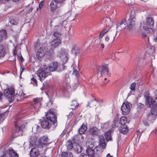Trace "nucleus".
Returning a JSON list of instances; mask_svg holds the SVG:
<instances>
[{"mask_svg":"<svg viewBox=\"0 0 157 157\" xmlns=\"http://www.w3.org/2000/svg\"><path fill=\"white\" fill-rule=\"evenodd\" d=\"M46 117L43 119L41 122V125L42 128L48 129L52 125L53 128L57 126V117L53 112L48 111L46 114Z\"/></svg>","mask_w":157,"mask_h":157,"instance_id":"nucleus-1","label":"nucleus"},{"mask_svg":"<svg viewBox=\"0 0 157 157\" xmlns=\"http://www.w3.org/2000/svg\"><path fill=\"white\" fill-rule=\"evenodd\" d=\"M14 122L15 127L12 132V136L13 138H15L21 135L22 130L25 126L23 125L21 120L18 116L15 118Z\"/></svg>","mask_w":157,"mask_h":157,"instance_id":"nucleus-2","label":"nucleus"},{"mask_svg":"<svg viewBox=\"0 0 157 157\" xmlns=\"http://www.w3.org/2000/svg\"><path fill=\"white\" fill-rule=\"evenodd\" d=\"M61 34L59 32H55L53 34L54 38L50 43V46L54 49L57 48L61 43L60 36Z\"/></svg>","mask_w":157,"mask_h":157,"instance_id":"nucleus-3","label":"nucleus"},{"mask_svg":"<svg viewBox=\"0 0 157 157\" xmlns=\"http://www.w3.org/2000/svg\"><path fill=\"white\" fill-rule=\"evenodd\" d=\"M50 72L48 70V66L44 65L37 72V75L40 80L42 81V78H44L49 75Z\"/></svg>","mask_w":157,"mask_h":157,"instance_id":"nucleus-4","label":"nucleus"},{"mask_svg":"<svg viewBox=\"0 0 157 157\" xmlns=\"http://www.w3.org/2000/svg\"><path fill=\"white\" fill-rule=\"evenodd\" d=\"M154 21L152 18L150 17H147L146 20V25L148 26H143V28L145 31V32L147 33H150L152 32L153 29L151 28L153 26Z\"/></svg>","mask_w":157,"mask_h":157,"instance_id":"nucleus-5","label":"nucleus"},{"mask_svg":"<svg viewBox=\"0 0 157 157\" xmlns=\"http://www.w3.org/2000/svg\"><path fill=\"white\" fill-rule=\"evenodd\" d=\"M48 140L47 136H43L39 140L35 142V147L37 148H42L48 144Z\"/></svg>","mask_w":157,"mask_h":157,"instance_id":"nucleus-6","label":"nucleus"},{"mask_svg":"<svg viewBox=\"0 0 157 157\" xmlns=\"http://www.w3.org/2000/svg\"><path fill=\"white\" fill-rule=\"evenodd\" d=\"M65 0H53L51 2L50 9L52 12H54L57 8L59 7L62 2Z\"/></svg>","mask_w":157,"mask_h":157,"instance_id":"nucleus-7","label":"nucleus"},{"mask_svg":"<svg viewBox=\"0 0 157 157\" xmlns=\"http://www.w3.org/2000/svg\"><path fill=\"white\" fill-rule=\"evenodd\" d=\"M4 94L5 96L11 102L14 99V90L12 88L6 89L4 90Z\"/></svg>","mask_w":157,"mask_h":157,"instance_id":"nucleus-8","label":"nucleus"},{"mask_svg":"<svg viewBox=\"0 0 157 157\" xmlns=\"http://www.w3.org/2000/svg\"><path fill=\"white\" fill-rule=\"evenodd\" d=\"M9 154L10 157H19L18 154L12 148H9L3 152L2 157H7Z\"/></svg>","mask_w":157,"mask_h":157,"instance_id":"nucleus-9","label":"nucleus"},{"mask_svg":"<svg viewBox=\"0 0 157 157\" xmlns=\"http://www.w3.org/2000/svg\"><path fill=\"white\" fill-rule=\"evenodd\" d=\"M109 70L107 66L102 65L99 67L97 73L100 74V75L102 76L108 75Z\"/></svg>","mask_w":157,"mask_h":157,"instance_id":"nucleus-10","label":"nucleus"},{"mask_svg":"<svg viewBox=\"0 0 157 157\" xmlns=\"http://www.w3.org/2000/svg\"><path fill=\"white\" fill-rule=\"evenodd\" d=\"M148 120L152 121L155 120L157 117V110L154 108H152L151 112L148 113L147 115Z\"/></svg>","mask_w":157,"mask_h":157,"instance_id":"nucleus-11","label":"nucleus"},{"mask_svg":"<svg viewBox=\"0 0 157 157\" xmlns=\"http://www.w3.org/2000/svg\"><path fill=\"white\" fill-rule=\"evenodd\" d=\"M131 104L128 102L124 103L121 107V110L124 115H127L129 113L130 110Z\"/></svg>","mask_w":157,"mask_h":157,"instance_id":"nucleus-12","label":"nucleus"},{"mask_svg":"<svg viewBox=\"0 0 157 157\" xmlns=\"http://www.w3.org/2000/svg\"><path fill=\"white\" fill-rule=\"evenodd\" d=\"M42 98H34L33 100L34 101L35 103L33 105V107L34 108L36 111H38L40 109V106L41 105V102L42 101Z\"/></svg>","mask_w":157,"mask_h":157,"instance_id":"nucleus-13","label":"nucleus"},{"mask_svg":"<svg viewBox=\"0 0 157 157\" xmlns=\"http://www.w3.org/2000/svg\"><path fill=\"white\" fill-rule=\"evenodd\" d=\"M144 97L145 98V104L148 107L153 108L155 107L154 101L151 97L146 95H144Z\"/></svg>","mask_w":157,"mask_h":157,"instance_id":"nucleus-14","label":"nucleus"},{"mask_svg":"<svg viewBox=\"0 0 157 157\" xmlns=\"http://www.w3.org/2000/svg\"><path fill=\"white\" fill-rule=\"evenodd\" d=\"M67 52L65 50L61 49L59 52L58 55L63 62H66L67 60Z\"/></svg>","mask_w":157,"mask_h":157,"instance_id":"nucleus-15","label":"nucleus"},{"mask_svg":"<svg viewBox=\"0 0 157 157\" xmlns=\"http://www.w3.org/2000/svg\"><path fill=\"white\" fill-rule=\"evenodd\" d=\"M66 24V22L65 21H63L62 24L60 23L58 25L55 26L53 33H54L55 32H59L61 34L60 31L65 28V25Z\"/></svg>","mask_w":157,"mask_h":157,"instance_id":"nucleus-16","label":"nucleus"},{"mask_svg":"<svg viewBox=\"0 0 157 157\" xmlns=\"http://www.w3.org/2000/svg\"><path fill=\"white\" fill-rule=\"evenodd\" d=\"M127 23L126 19H124L120 23H118L116 25V28L117 30H121L126 27L125 24Z\"/></svg>","mask_w":157,"mask_h":157,"instance_id":"nucleus-17","label":"nucleus"},{"mask_svg":"<svg viewBox=\"0 0 157 157\" xmlns=\"http://www.w3.org/2000/svg\"><path fill=\"white\" fill-rule=\"evenodd\" d=\"M100 130L96 127H93L90 128L89 132L93 136H98L100 133Z\"/></svg>","mask_w":157,"mask_h":157,"instance_id":"nucleus-18","label":"nucleus"},{"mask_svg":"<svg viewBox=\"0 0 157 157\" xmlns=\"http://www.w3.org/2000/svg\"><path fill=\"white\" fill-rule=\"evenodd\" d=\"M135 21L130 17L128 20L127 21V25L126 26V29L128 30L132 29L135 25Z\"/></svg>","mask_w":157,"mask_h":157,"instance_id":"nucleus-19","label":"nucleus"},{"mask_svg":"<svg viewBox=\"0 0 157 157\" xmlns=\"http://www.w3.org/2000/svg\"><path fill=\"white\" fill-rule=\"evenodd\" d=\"M58 66V64L57 62H53L48 66V70L50 72L53 71L56 69Z\"/></svg>","mask_w":157,"mask_h":157,"instance_id":"nucleus-20","label":"nucleus"},{"mask_svg":"<svg viewBox=\"0 0 157 157\" xmlns=\"http://www.w3.org/2000/svg\"><path fill=\"white\" fill-rule=\"evenodd\" d=\"M70 81V78L69 76H68L67 78H65V82L66 83H63L62 86L61 87V89L63 91L66 90L69 86V83Z\"/></svg>","mask_w":157,"mask_h":157,"instance_id":"nucleus-21","label":"nucleus"},{"mask_svg":"<svg viewBox=\"0 0 157 157\" xmlns=\"http://www.w3.org/2000/svg\"><path fill=\"white\" fill-rule=\"evenodd\" d=\"M119 130L120 132L124 134H126L128 131V128L126 125L119 126Z\"/></svg>","mask_w":157,"mask_h":157,"instance_id":"nucleus-22","label":"nucleus"},{"mask_svg":"<svg viewBox=\"0 0 157 157\" xmlns=\"http://www.w3.org/2000/svg\"><path fill=\"white\" fill-rule=\"evenodd\" d=\"M30 154L31 157H36L40 154V153L36 148H33L31 150Z\"/></svg>","mask_w":157,"mask_h":157,"instance_id":"nucleus-23","label":"nucleus"},{"mask_svg":"<svg viewBox=\"0 0 157 157\" xmlns=\"http://www.w3.org/2000/svg\"><path fill=\"white\" fill-rule=\"evenodd\" d=\"M54 48H53L50 46V48H47L45 54L48 56L49 57L53 56L54 55Z\"/></svg>","mask_w":157,"mask_h":157,"instance_id":"nucleus-24","label":"nucleus"},{"mask_svg":"<svg viewBox=\"0 0 157 157\" xmlns=\"http://www.w3.org/2000/svg\"><path fill=\"white\" fill-rule=\"evenodd\" d=\"M45 54L43 48L40 47L37 51L36 56L37 58H40L43 57Z\"/></svg>","mask_w":157,"mask_h":157,"instance_id":"nucleus-25","label":"nucleus"},{"mask_svg":"<svg viewBox=\"0 0 157 157\" xmlns=\"http://www.w3.org/2000/svg\"><path fill=\"white\" fill-rule=\"evenodd\" d=\"M90 104L91 105L90 107H95L99 104V102L97 100L94 99V100H91L90 102H88L87 105V106H89Z\"/></svg>","mask_w":157,"mask_h":157,"instance_id":"nucleus-26","label":"nucleus"},{"mask_svg":"<svg viewBox=\"0 0 157 157\" xmlns=\"http://www.w3.org/2000/svg\"><path fill=\"white\" fill-rule=\"evenodd\" d=\"M101 23L108 26L112 24V22L111 21L110 19L107 18H103L101 21Z\"/></svg>","mask_w":157,"mask_h":157,"instance_id":"nucleus-27","label":"nucleus"},{"mask_svg":"<svg viewBox=\"0 0 157 157\" xmlns=\"http://www.w3.org/2000/svg\"><path fill=\"white\" fill-rule=\"evenodd\" d=\"M127 123V118L125 116H123L120 119V122H119V126L126 125L125 124Z\"/></svg>","mask_w":157,"mask_h":157,"instance_id":"nucleus-28","label":"nucleus"},{"mask_svg":"<svg viewBox=\"0 0 157 157\" xmlns=\"http://www.w3.org/2000/svg\"><path fill=\"white\" fill-rule=\"evenodd\" d=\"M87 129V127L86 125L82 124L78 130V132L79 134H83Z\"/></svg>","mask_w":157,"mask_h":157,"instance_id":"nucleus-29","label":"nucleus"},{"mask_svg":"<svg viewBox=\"0 0 157 157\" xmlns=\"http://www.w3.org/2000/svg\"><path fill=\"white\" fill-rule=\"evenodd\" d=\"M86 153L89 156L93 157L94 155V151L90 148L88 147L86 151Z\"/></svg>","mask_w":157,"mask_h":157,"instance_id":"nucleus-30","label":"nucleus"},{"mask_svg":"<svg viewBox=\"0 0 157 157\" xmlns=\"http://www.w3.org/2000/svg\"><path fill=\"white\" fill-rule=\"evenodd\" d=\"M119 122L118 121L117 119H114L113 122V124L111 125V127H112V130H114V128L116 127H119Z\"/></svg>","mask_w":157,"mask_h":157,"instance_id":"nucleus-31","label":"nucleus"},{"mask_svg":"<svg viewBox=\"0 0 157 157\" xmlns=\"http://www.w3.org/2000/svg\"><path fill=\"white\" fill-rule=\"evenodd\" d=\"M78 105L79 104L77 101L73 100L71 105V107L70 108L72 110L75 109Z\"/></svg>","mask_w":157,"mask_h":157,"instance_id":"nucleus-32","label":"nucleus"},{"mask_svg":"<svg viewBox=\"0 0 157 157\" xmlns=\"http://www.w3.org/2000/svg\"><path fill=\"white\" fill-rule=\"evenodd\" d=\"M111 131L110 130L107 131L105 133V139L108 141L111 139Z\"/></svg>","mask_w":157,"mask_h":157,"instance_id":"nucleus-33","label":"nucleus"},{"mask_svg":"<svg viewBox=\"0 0 157 157\" xmlns=\"http://www.w3.org/2000/svg\"><path fill=\"white\" fill-rule=\"evenodd\" d=\"M74 149L75 151L77 153H81L82 150V147L79 145H76Z\"/></svg>","mask_w":157,"mask_h":157,"instance_id":"nucleus-34","label":"nucleus"},{"mask_svg":"<svg viewBox=\"0 0 157 157\" xmlns=\"http://www.w3.org/2000/svg\"><path fill=\"white\" fill-rule=\"evenodd\" d=\"M62 157H73V155L71 152H63Z\"/></svg>","mask_w":157,"mask_h":157,"instance_id":"nucleus-35","label":"nucleus"},{"mask_svg":"<svg viewBox=\"0 0 157 157\" xmlns=\"http://www.w3.org/2000/svg\"><path fill=\"white\" fill-rule=\"evenodd\" d=\"M6 53V52L4 49L0 48V58L3 57Z\"/></svg>","mask_w":157,"mask_h":157,"instance_id":"nucleus-36","label":"nucleus"},{"mask_svg":"<svg viewBox=\"0 0 157 157\" xmlns=\"http://www.w3.org/2000/svg\"><path fill=\"white\" fill-rule=\"evenodd\" d=\"M0 34L2 35L3 38L4 37H6L7 36V33L6 31L5 30H2L0 31Z\"/></svg>","mask_w":157,"mask_h":157,"instance_id":"nucleus-37","label":"nucleus"},{"mask_svg":"<svg viewBox=\"0 0 157 157\" xmlns=\"http://www.w3.org/2000/svg\"><path fill=\"white\" fill-rule=\"evenodd\" d=\"M10 23L13 25H17L18 23L17 20L14 19H12L10 21Z\"/></svg>","mask_w":157,"mask_h":157,"instance_id":"nucleus-38","label":"nucleus"},{"mask_svg":"<svg viewBox=\"0 0 157 157\" xmlns=\"http://www.w3.org/2000/svg\"><path fill=\"white\" fill-rule=\"evenodd\" d=\"M136 86V83L135 82H133L131 84L130 86V88L132 90H135Z\"/></svg>","mask_w":157,"mask_h":157,"instance_id":"nucleus-39","label":"nucleus"},{"mask_svg":"<svg viewBox=\"0 0 157 157\" xmlns=\"http://www.w3.org/2000/svg\"><path fill=\"white\" fill-rule=\"evenodd\" d=\"M73 75L76 76L77 77H78L79 76V72L77 69L74 68V71L73 72Z\"/></svg>","mask_w":157,"mask_h":157,"instance_id":"nucleus-40","label":"nucleus"},{"mask_svg":"<svg viewBox=\"0 0 157 157\" xmlns=\"http://www.w3.org/2000/svg\"><path fill=\"white\" fill-rule=\"evenodd\" d=\"M73 144L71 142H68L67 145V148L69 150H71L73 147Z\"/></svg>","mask_w":157,"mask_h":157,"instance_id":"nucleus-41","label":"nucleus"},{"mask_svg":"<svg viewBox=\"0 0 157 157\" xmlns=\"http://www.w3.org/2000/svg\"><path fill=\"white\" fill-rule=\"evenodd\" d=\"M77 49V48H75V47H73L71 51L72 53L75 55H76L77 53V52H76V50Z\"/></svg>","mask_w":157,"mask_h":157,"instance_id":"nucleus-42","label":"nucleus"},{"mask_svg":"<svg viewBox=\"0 0 157 157\" xmlns=\"http://www.w3.org/2000/svg\"><path fill=\"white\" fill-rule=\"evenodd\" d=\"M107 32L106 29H104L101 32L100 34V37H102Z\"/></svg>","mask_w":157,"mask_h":157,"instance_id":"nucleus-43","label":"nucleus"},{"mask_svg":"<svg viewBox=\"0 0 157 157\" xmlns=\"http://www.w3.org/2000/svg\"><path fill=\"white\" fill-rule=\"evenodd\" d=\"M101 40L100 38H98L97 39H96L95 42V44L97 46H98L100 45V44L101 43Z\"/></svg>","mask_w":157,"mask_h":157,"instance_id":"nucleus-44","label":"nucleus"},{"mask_svg":"<svg viewBox=\"0 0 157 157\" xmlns=\"http://www.w3.org/2000/svg\"><path fill=\"white\" fill-rule=\"evenodd\" d=\"M99 139L100 141V143L103 142H104V138L103 136H99Z\"/></svg>","mask_w":157,"mask_h":157,"instance_id":"nucleus-45","label":"nucleus"},{"mask_svg":"<svg viewBox=\"0 0 157 157\" xmlns=\"http://www.w3.org/2000/svg\"><path fill=\"white\" fill-rule=\"evenodd\" d=\"M144 106V105L140 103H139L137 104V107L139 109H141L142 108H143Z\"/></svg>","mask_w":157,"mask_h":157,"instance_id":"nucleus-46","label":"nucleus"},{"mask_svg":"<svg viewBox=\"0 0 157 157\" xmlns=\"http://www.w3.org/2000/svg\"><path fill=\"white\" fill-rule=\"evenodd\" d=\"M100 145L102 147V148L103 149L105 148V144L104 142H100L99 143Z\"/></svg>","mask_w":157,"mask_h":157,"instance_id":"nucleus-47","label":"nucleus"},{"mask_svg":"<svg viewBox=\"0 0 157 157\" xmlns=\"http://www.w3.org/2000/svg\"><path fill=\"white\" fill-rule=\"evenodd\" d=\"M17 46H15L13 51V54L16 55L17 54Z\"/></svg>","mask_w":157,"mask_h":157,"instance_id":"nucleus-48","label":"nucleus"},{"mask_svg":"<svg viewBox=\"0 0 157 157\" xmlns=\"http://www.w3.org/2000/svg\"><path fill=\"white\" fill-rule=\"evenodd\" d=\"M73 114V112L71 111L70 112L68 115H67V117L69 119L71 118Z\"/></svg>","mask_w":157,"mask_h":157,"instance_id":"nucleus-49","label":"nucleus"},{"mask_svg":"<svg viewBox=\"0 0 157 157\" xmlns=\"http://www.w3.org/2000/svg\"><path fill=\"white\" fill-rule=\"evenodd\" d=\"M143 124L146 126H148L149 124L147 122L146 120H144L143 121Z\"/></svg>","mask_w":157,"mask_h":157,"instance_id":"nucleus-50","label":"nucleus"},{"mask_svg":"<svg viewBox=\"0 0 157 157\" xmlns=\"http://www.w3.org/2000/svg\"><path fill=\"white\" fill-rule=\"evenodd\" d=\"M44 4V1H42L41 2H40V3L39 4V7L40 9H41L43 7V5Z\"/></svg>","mask_w":157,"mask_h":157,"instance_id":"nucleus-51","label":"nucleus"},{"mask_svg":"<svg viewBox=\"0 0 157 157\" xmlns=\"http://www.w3.org/2000/svg\"><path fill=\"white\" fill-rule=\"evenodd\" d=\"M31 80L36 85V86L37 85V81L36 79L34 78H33L31 79Z\"/></svg>","mask_w":157,"mask_h":157,"instance_id":"nucleus-52","label":"nucleus"},{"mask_svg":"<svg viewBox=\"0 0 157 157\" xmlns=\"http://www.w3.org/2000/svg\"><path fill=\"white\" fill-rule=\"evenodd\" d=\"M154 101L155 106H157V97L155 98Z\"/></svg>","mask_w":157,"mask_h":157,"instance_id":"nucleus-53","label":"nucleus"},{"mask_svg":"<svg viewBox=\"0 0 157 157\" xmlns=\"http://www.w3.org/2000/svg\"><path fill=\"white\" fill-rule=\"evenodd\" d=\"M28 8V9L27 10L28 13H29L32 11V6H29Z\"/></svg>","mask_w":157,"mask_h":157,"instance_id":"nucleus-54","label":"nucleus"},{"mask_svg":"<svg viewBox=\"0 0 157 157\" xmlns=\"http://www.w3.org/2000/svg\"><path fill=\"white\" fill-rule=\"evenodd\" d=\"M109 39V36L108 35H106L105 38V40L106 42H108Z\"/></svg>","mask_w":157,"mask_h":157,"instance_id":"nucleus-55","label":"nucleus"},{"mask_svg":"<svg viewBox=\"0 0 157 157\" xmlns=\"http://www.w3.org/2000/svg\"><path fill=\"white\" fill-rule=\"evenodd\" d=\"M80 157H88L87 155L85 153H82L80 154Z\"/></svg>","mask_w":157,"mask_h":157,"instance_id":"nucleus-56","label":"nucleus"},{"mask_svg":"<svg viewBox=\"0 0 157 157\" xmlns=\"http://www.w3.org/2000/svg\"><path fill=\"white\" fill-rule=\"evenodd\" d=\"M24 68H21V70H21V72H20V75H21L22 72L24 70Z\"/></svg>","mask_w":157,"mask_h":157,"instance_id":"nucleus-57","label":"nucleus"},{"mask_svg":"<svg viewBox=\"0 0 157 157\" xmlns=\"http://www.w3.org/2000/svg\"><path fill=\"white\" fill-rule=\"evenodd\" d=\"M25 94L23 92H22L21 94V96L23 98H25Z\"/></svg>","mask_w":157,"mask_h":157,"instance_id":"nucleus-58","label":"nucleus"},{"mask_svg":"<svg viewBox=\"0 0 157 157\" xmlns=\"http://www.w3.org/2000/svg\"><path fill=\"white\" fill-rule=\"evenodd\" d=\"M142 36L143 38H145L147 37V35L145 33H142Z\"/></svg>","mask_w":157,"mask_h":157,"instance_id":"nucleus-59","label":"nucleus"},{"mask_svg":"<svg viewBox=\"0 0 157 157\" xmlns=\"http://www.w3.org/2000/svg\"><path fill=\"white\" fill-rule=\"evenodd\" d=\"M3 39V36L2 35L0 34V42H1Z\"/></svg>","mask_w":157,"mask_h":157,"instance_id":"nucleus-60","label":"nucleus"},{"mask_svg":"<svg viewBox=\"0 0 157 157\" xmlns=\"http://www.w3.org/2000/svg\"><path fill=\"white\" fill-rule=\"evenodd\" d=\"M100 46L101 48H104V44H103V43H100Z\"/></svg>","mask_w":157,"mask_h":157,"instance_id":"nucleus-61","label":"nucleus"},{"mask_svg":"<svg viewBox=\"0 0 157 157\" xmlns=\"http://www.w3.org/2000/svg\"><path fill=\"white\" fill-rule=\"evenodd\" d=\"M106 157H113V156L110 155L109 153H108Z\"/></svg>","mask_w":157,"mask_h":157,"instance_id":"nucleus-62","label":"nucleus"},{"mask_svg":"<svg viewBox=\"0 0 157 157\" xmlns=\"http://www.w3.org/2000/svg\"><path fill=\"white\" fill-rule=\"evenodd\" d=\"M154 40L155 41V42H156L157 41V38H154Z\"/></svg>","mask_w":157,"mask_h":157,"instance_id":"nucleus-63","label":"nucleus"},{"mask_svg":"<svg viewBox=\"0 0 157 157\" xmlns=\"http://www.w3.org/2000/svg\"><path fill=\"white\" fill-rule=\"evenodd\" d=\"M20 59L21 60V61H23L24 59L22 57V56H21V57L20 58Z\"/></svg>","mask_w":157,"mask_h":157,"instance_id":"nucleus-64","label":"nucleus"}]
</instances>
